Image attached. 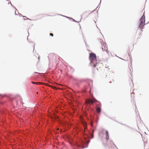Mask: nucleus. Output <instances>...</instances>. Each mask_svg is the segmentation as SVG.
<instances>
[{
    "label": "nucleus",
    "mask_w": 149,
    "mask_h": 149,
    "mask_svg": "<svg viewBox=\"0 0 149 149\" xmlns=\"http://www.w3.org/2000/svg\"><path fill=\"white\" fill-rule=\"evenodd\" d=\"M86 126L84 127V129H86Z\"/></svg>",
    "instance_id": "9d476101"
},
{
    "label": "nucleus",
    "mask_w": 149,
    "mask_h": 149,
    "mask_svg": "<svg viewBox=\"0 0 149 149\" xmlns=\"http://www.w3.org/2000/svg\"><path fill=\"white\" fill-rule=\"evenodd\" d=\"M37 94H38V92H37Z\"/></svg>",
    "instance_id": "ddd939ff"
},
{
    "label": "nucleus",
    "mask_w": 149,
    "mask_h": 149,
    "mask_svg": "<svg viewBox=\"0 0 149 149\" xmlns=\"http://www.w3.org/2000/svg\"><path fill=\"white\" fill-rule=\"evenodd\" d=\"M50 35L52 36H53V34L52 33H50Z\"/></svg>",
    "instance_id": "6e6552de"
},
{
    "label": "nucleus",
    "mask_w": 149,
    "mask_h": 149,
    "mask_svg": "<svg viewBox=\"0 0 149 149\" xmlns=\"http://www.w3.org/2000/svg\"><path fill=\"white\" fill-rule=\"evenodd\" d=\"M89 59L90 61L91 65L93 67H95L97 64L96 54L94 53H90Z\"/></svg>",
    "instance_id": "f257e3e1"
},
{
    "label": "nucleus",
    "mask_w": 149,
    "mask_h": 149,
    "mask_svg": "<svg viewBox=\"0 0 149 149\" xmlns=\"http://www.w3.org/2000/svg\"><path fill=\"white\" fill-rule=\"evenodd\" d=\"M130 71L131 72H132V71L133 70H132H132L130 69Z\"/></svg>",
    "instance_id": "1a4fd4ad"
},
{
    "label": "nucleus",
    "mask_w": 149,
    "mask_h": 149,
    "mask_svg": "<svg viewBox=\"0 0 149 149\" xmlns=\"http://www.w3.org/2000/svg\"><path fill=\"white\" fill-rule=\"evenodd\" d=\"M96 111L98 113H99L101 111V108L100 107H99L97 105H96Z\"/></svg>",
    "instance_id": "39448f33"
},
{
    "label": "nucleus",
    "mask_w": 149,
    "mask_h": 149,
    "mask_svg": "<svg viewBox=\"0 0 149 149\" xmlns=\"http://www.w3.org/2000/svg\"><path fill=\"white\" fill-rule=\"evenodd\" d=\"M6 2H7V1H6Z\"/></svg>",
    "instance_id": "f8f14e48"
},
{
    "label": "nucleus",
    "mask_w": 149,
    "mask_h": 149,
    "mask_svg": "<svg viewBox=\"0 0 149 149\" xmlns=\"http://www.w3.org/2000/svg\"><path fill=\"white\" fill-rule=\"evenodd\" d=\"M102 49L103 51H107V46L105 43H103L102 46Z\"/></svg>",
    "instance_id": "20e7f679"
},
{
    "label": "nucleus",
    "mask_w": 149,
    "mask_h": 149,
    "mask_svg": "<svg viewBox=\"0 0 149 149\" xmlns=\"http://www.w3.org/2000/svg\"><path fill=\"white\" fill-rule=\"evenodd\" d=\"M32 83L33 84H42V83L40 82H33L32 81Z\"/></svg>",
    "instance_id": "0eeeda50"
},
{
    "label": "nucleus",
    "mask_w": 149,
    "mask_h": 149,
    "mask_svg": "<svg viewBox=\"0 0 149 149\" xmlns=\"http://www.w3.org/2000/svg\"><path fill=\"white\" fill-rule=\"evenodd\" d=\"M38 59H40V57H38Z\"/></svg>",
    "instance_id": "9b49d317"
},
{
    "label": "nucleus",
    "mask_w": 149,
    "mask_h": 149,
    "mask_svg": "<svg viewBox=\"0 0 149 149\" xmlns=\"http://www.w3.org/2000/svg\"><path fill=\"white\" fill-rule=\"evenodd\" d=\"M98 102L96 99L94 98H93L92 100L87 99L86 100V103L88 104H93L94 103Z\"/></svg>",
    "instance_id": "7ed1b4c3"
},
{
    "label": "nucleus",
    "mask_w": 149,
    "mask_h": 149,
    "mask_svg": "<svg viewBox=\"0 0 149 149\" xmlns=\"http://www.w3.org/2000/svg\"><path fill=\"white\" fill-rule=\"evenodd\" d=\"M145 16L144 15H143L142 16L141 18L140 19V24L139 25V27L140 29H142L144 27V26L145 24Z\"/></svg>",
    "instance_id": "f03ea898"
},
{
    "label": "nucleus",
    "mask_w": 149,
    "mask_h": 149,
    "mask_svg": "<svg viewBox=\"0 0 149 149\" xmlns=\"http://www.w3.org/2000/svg\"><path fill=\"white\" fill-rule=\"evenodd\" d=\"M106 139L107 140H108L109 139V135L108 132L107 131H106Z\"/></svg>",
    "instance_id": "423d86ee"
}]
</instances>
